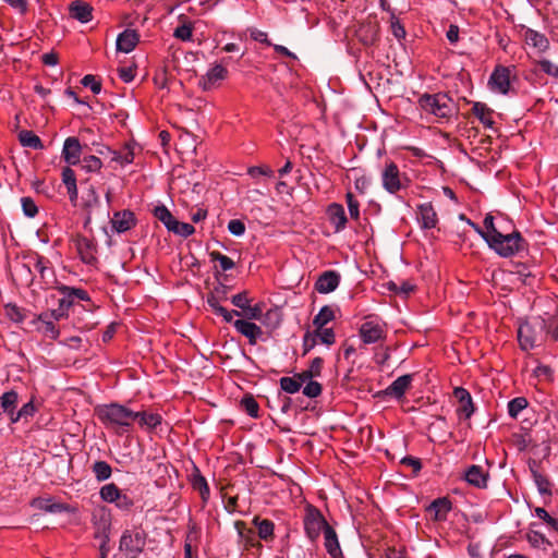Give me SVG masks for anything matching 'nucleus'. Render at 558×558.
Wrapping results in <instances>:
<instances>
[{"mask_svg": "<svg viewBox=\"0 0 558 558\" xmlns=\"http://www.w3.org/2000/svg\"><path fill=\"white\" fill-rule=\"evenodd\" d=\"M509 226L510 223L505 219L498 220L496 226L494 217L488 214L484 218L485 231H482L480 229H477V231L485 239V241L488 242V240L494 238V235L497 234L500 230H506V228Z\"/></svg>", "mask_w": 558, "mask_h": 558, "instance_id": "bb28decb", "label": "nucleus"}, {"mask_svg": "<svg viewBox=\"0 0 558 558\" xmlns=\"http://www.w3.org/2000/svg\"><path fill=\"white\" fill-rule=\"evenodd\" d=\"M326 214L330 223L335 226L336 231H340L345 227L347 217L342 205L337 203L330 204Z\"/></svg>", "mask_w": 558, "mask_h": 558, "instance_id": "c756f323", "label": "nucleus"}, {"mask_svg": "<svg viewBox=\"0 0 558 558\" xmlns=\"http://www.w3.org/2000/svg\"><path fill=\"white\" fill-rule=\"evenodd\" d=\"M421 109L437 119L448 120L456 111L453 100L445 93L423 94L418 98Z\"/></svg>", "mask_w": 558, "mask_h": 558, "instance_id": "f03ea898", "label": "nucleus"}, {"mask_svg": "<svg viewBox=\"0 0 558 558\" xmlns=\"http://www.w3.org/2000/svg\"><path fill=\"white\" fill-rule=\"evenodd\" d=\"M82 84L85 87H89L94 94H98L101 90L100 83L96 80V77L92 74L85 75L82 78Z\"/></svg>", "mask_w": 558, "mask_h": 558, "instance_id": "69168bd1", "label": "nucleus"}, {"mask_svg": "<svg viewBox=\"0 0 558 558\" xmlns=\"http://www.w3.org/2000/svg\"><path fill=\"white\" fill-rule=\"evenodd\" d=\"M547 333L553 340L558 341V316L554 317L549 324H546Z\"/></svg>", "mask_w": 558, "mask_h": 558, "instance_id": "774afa93", "label": "nucleus"}, {"mask_svg": "<svg viewBox=\"0 0 558 558\" xmlns=\"http://www.w3.org/2000/svg\"><path fill=\"white\" fill-rule=\"evenodd\" d=\"M169 231H171L178 235L186 238L194 233L195 228L187 222H180L175 219L174 223L172 225V227L170 228Z\"/></svg>", "mask_w": 558, "mask_h": 558, "instance_id": "603ef678", "label": "nucleus"}, {"mask_svg": "<svg viewBox=\"0 0 558 558\" xmlns=\"http://www.w3.org/2000/svg\"><path fill=\"white\" fill-rule=\"evenodd\" d=\"M504 231L505 230H500L487 242L497 254L502 257H509L524 248V240L520 232L513 230L511 232L504 233Z\"/></svg>", "mask_w": 558, "mask_h": 558, "instance_id": "39448f33", "label": "nucleus"}, {"mask_svg": "<svg viewBox=\"0 0 558 558\" xmlns=\"http://www.w3.org/2000/svg\"><path fill=\"white\" fill-rule=\"evenodd\" d=\"M453 396L459 402L457 408L458 416L465 420L470 418L474 413V405L470 392L462 387H458L453 390Z\"/></svg>", "mask_w": 558, "mask_h": 558, "instance_id": "dca6fc26", "label": "nucleus"}, {"mask_svg": "<svg viewBox=\"0 0 558 558\" xmlns=\"http://www.w3.org/2000/svg\"><path fill=\"white\" fill-rule=\"evenodd\" d=\"M218 292L219 290H216V293H211L210 295H208L207 304L217 315H220L222 313H226V308L220 305V299L217 295Z\"/></svg>", "mask_w": 558, "mask_h": 558, "instance_id": "e2e57ef3", "label": "nucleus"}, {"mask_svg": "<svg viewBox=\"0 0 558 558\" xmlns=\"http://www.w3.org/2000/svg\"><path fill=\"white\" fill-rule=\"evenodd\" d=\"M383 189L392 195L398 194L400 191L408 189L410 179L405 173H402L399 167L392 162H386L380 172Z\"/></svg>", "mask_w": 558, "mask_h": 558, "instance_id": "423d86ee", "label": "nucleus"}, {"mask_svg": "<svg viewBox=\"0 0 558 558\" xmlns=\"http://www.w3.org/2000/svg\"><path fill=\"white\" fill-rule=\"evenodd\" d=\"M120 494L121 490L114 483L106 484L99 490L100 498L106 502H114Z\"/></svg>", "mask_w": 558, "mask_h": 558, "instance_id": "c03bdc74", "label": "nucleus"}, {"mask_svg": "<svg viewBox=\"0 0 558 558\" xmlns=\"http://www.w3.org/2000/svg\"><path fill=\"white\" fill-rule=\"evenodd\" d=\"M192 486L194 489L198 490L202 498L206 500L209 496V487L206 478L199 473L198 470L195 471L192 475Z\"/></svg>", "mask_w": 558, "mask_h": 558, "instance_id": "37998d69", "label": "nucleus"}, {"mask_svg": "<svg viewBox=\"0 0 558 558\" xmlns=\"http://www.w3.org/2000/svg\"><path fill=\"white\" fill-rule=\"evenodd\" d=\"M60 292L61 293L70 294V298H72L73 301H74V299H78V300H82V301H88L89 300L88 293L85 290H83V289H76V288H71V287H68V286H63V287L60 288Z\"/></svg>", "mask_w": 558, "mask_h": 558, "instance_id": "4d7b16f0", "label": "nucleus"}, {"mask_svg": "<svg viewBox=\"0 0 558 558\" xmlns=\"http://www.w3.org/2000/svg\"><path fill=\"white\" fill-rule=\"evenodd\" d=\"M93 524L95 526V537L100 539L99 558H107L109 553V527H110V513L100 508L93 513Z\"/></svg>", "mask_w": 558, "mask_h": 558, "instance_id": "6e6552de", "label": "nucleus"}, {"mask_svg": "<svg viewBox=\"0 0 558 558\" xmlns=\"http://www.w3.org/2000/svg\"><path fill=\"white\" fill-rule=\"evenodd\" d=\"M412 383V375L407 374L398 377L386 389L385 395L401 399L405 391L410 388Z\"/></svg>", "mask_w": 558, "mask_h": 558, "instance_id": "5701e85b", "label": "nucleus"}, {"mask_svg": "<svg viewBox=\"0 0 558 558\" xmlns=\"http://www.w3.org/2000/svg\"><path fill=\"white\" fill-rule=\"evenodd\" d=\"M322 536L323 546L331 558H344L335 524L316 509V537Z\"/></svg>", "mask_w": 558, "mask_h": 558, "instance_id": "7ed1b4c3", "label": "nucleus"}, {"mask_svg": "<svg viewBox=\"0 0 558 558\" xmlns=\"http://www.w3.org/2000/svg\"><path fill=\"white\" fill-rule=\"evenodd\" d=\"M418 214L422 228L433 229L436 227L438 218L430 203L421 204L418 206Z\"/></svg>", "mask_w": 558, "mask_h": 558, "instance_id": "2f4dec72", "label": "nucleus"}, {"mask_svg": "<svg viewBox=\"0 0 558 558\" xmlns=\"http://www.w3.org/2000/svg\"><path fill=\"white\" fill-rule=\"evenodd\" d=\"M173 36L183 41L192 40L193 29L190 24H183L174 29Z\"/></svg>", "mask_w": 558, "mask_h": 558, "instance_id": "bf43d9fd", "label": "nucleus"}, {"mask_svg": "<svg viewBox=\"0 0 558 558\" xmlns=\"http://www.w3.org/2000/svg\"><path fill=\"white\" fill-rule=\"evenodd\" d=\"M341 282V274L337 270H324L316 276V292L328 294L337 290Z\"/></svg>", "mask_w": 558, "mask_h": 558, "instance_id": "f8f14e48", "label": "nucleus"}, {"mask_svg": "<svg viewBox=\"0 0 558 558\" xmlns=\"http://www.w3.org/2000/svg\"><path fill=\"white\" fill-rule=\"evenodd\" d=\"M22 209L25 216L33 218L38 213L37 205L31 197H23L21 199Z\"/></svg>", "mask_w": 558, "mask_h": 558, "instance_id": "052dcab7", "label": "nucleus"}, {"mask_svg": "<svg viewBox=\"0 0 558 558\" xmlns=\"http://www.w3.org/2000/svg\"><path fill=\"white\" fill-rule=\"evenodd\" d=\"M385 329L379 322L366 320L360 327V337L364 343H376L384 338Z\"/></svg>", "mask_w": 558, "mask_h": 558, "instance_id": "2eb2a0df", "label": "nucleus"}, {"mask_svg": "<svg viewBox=\"0 0 558 558\" xmlns=\"http://www.w3.org/2000/svg\"><path fill=\"white\" fill-rule=\"evenodd\" d=\"M154 215L158 220H160L165 225V227L168 230H170V228L174 223L175 218L172 216V214L165 205L155 207Z\"/></svg>", "mask_w": 558, "mask_h": 558, "instance_id": "49530a36", "label": "nucleus"}, {"mask_svg": "<svg viewBox=\"0 0 558 558\" xmlns=\"http://www.w3.org/2000/svg\"><path fill=\"white\" fill-rule=\"evenodd\" d=\"M472 112L485 128H492L494 125V111L486 104L480 101L474 102Z\"/></svg>", "mask_w": 558, "mask_h": 558, "instance_id": "72a5a7b5", "label": "nucleus"}, {"mask_svg": "<svg viewBox=\"0 0 558 558\" xmlns=\"http://www.w3.org/2000/svg\"><path fill=\"white\" fill-rule=\"evenodd\" d=\"M336 342V335L332 327L329 326H318L316 327V344H325L326 347H330Z\"/></svg>", "mask_w": 558, "mask_h": 558, "instance_id": "4c0bfd02", "label": "nucleus"}, {"mask_svg": "<svg viewBox=\"0 0 558 558\" xmlns=\"http://www.w3.org/2000/svg\"><path fill=\"white\" fill-rule=\"evenodd\" d=\"M359 36L363 44L373 45L377 39L376 26L373 24L361 26V28L359 29Z\"/></svg>", "mask_w": 558, "mask_h": 558, "instance_id": "a18cd8bd", "label": "nucleus"}, {"mask_svg": "<svg viewBox=\"0 0 558 558\" xmlns=\"http://www.w3.org/2000/svg\"><path fill=\"white\" fill-rule=\"evenodd\" d=\"M534 517L539 519L545 524L548 532H555L558 534V515H551L548 511L542 507L534 509Z\"/></svg>", "mask_w": 558, "mask_h": 558, "instance_id": "c9c22d12", "label": "nucleus"}, {"mask_svg": "<svg viewBox=\"0 0 558 558\" xmlns=\"http://www.w3.org/2000/svg\"><path fill=\"white\" fill-rule=\"evenodd\" d=\"M529 405L526 398L517 397L508 402V414L511 418H517L519 414Z\"/></svg>", "mask_w": 558, "mask_h": 558, "instance_id": "79ce46f5", "label": "nucleus"}, {"mask_svg": "<svg viewBox=\"0 0 558 558\" xmlns=\"http://www.w3.org/2000/svg\"><path fill=\"white\" fill-rule=\"evenodd\" d=\"M62 182L66 187V192L71 203L75 204L77 201L78 192L76 185V175L71 168L66 167L62 170Z\"/></svg>", "mask_w": 558, "mask_h": 558, "instance_id": "473e14b6", "label": "nucleus"}, {"mask_svg": "<svg viewBox=\"0 0 558 558\" xmlns=\"http://www.w3.org/2000/svg\"><path fill=\"white\" fill-rule=\"evenodd\" d=\"M78 165L83 170L86 172H97L101 169L102 162L101 160L96 156H85Z\"/></svg>", "mask_w": 558, "mask_h": 558, "instance_id": "8fccbe9b", "label": "nucleus"}, {"mask_svg": "<svg viewBox=\"0 0 558 558\" xmlns=\"http://www.w3.org/2000/svg\"><path fill=\"white\" fill-rule=\"evenodd\" d=\"M347 204L351 218L357 219L360 216V204L352 193H347Z\"/></svg>", "mask_w": 558, "mask_h": 558, "instance_id": "680f3d73", "label": "nucleus"}, {"mask_svg": "<svg viewBox=\"0 0 558 558\" xmlns=\"http://www.w3.org/2000/svg\"><path fill=\"white\" fill-rule=\"evenodd\" d=\"M138 40L140 37L136 31L125 29L117 38V50L129 53L136 47Z\"/></svg>", "mask_w": 558, "mask_h": 558, "instance_id": "a878e982", "label": "nucleus"}, {"mask_svg": "<svg viewBox=\"0 0 558 558\" xmlns=\"http://www.w3.org/2000/svg\"><path fill=\"white\" fill-rule=\"evenodd\" d=\"M529 466H530V471H531L533 481L537 487L538 493L541 495L550 496L553 490H551V483H550L549 478L538 471L535 461L530 463Z\"/></svg>", "mask_w": 558, "mask_h": 558, "instance_id": "cd10ccee", "label": "nucleus"}, {"mask_svg": "<svg viewBox=\"0 0 558 558\" xmlns=\"http://www.w3.org/2000/svg\"><path fill=\"white\" fill-rule=\"evenodd\" d=\"M93 472L99 482L106 481L111 476V466L106 461H96L93 465Z\"/></svg>", "mask_w": 558, "mask_h": 558, "instance_id": "09e8293b", "label": "nucleus"}, {"mask_svg": "<svg viewBox=\"0 0 558 558\" xmlns=\"http://www.w3.org/2000/svg\"><path fill=\"white\" fill-rule=\"evenodd\" d=\"M452 509V504L447 497L435 499L427 508L426 511L434 521L442 522L448 518Z\"/></svg>", "mask_w": 558, "mask_h": 558, "instance_id": "a211bd4d", "label": "nucleus"}, {"mask_svg": "<svg viewBox=\"0 0 558 558\" xmlns=\"http://www.w3.org/2000/svg\"><path fill=\"white\" fill-rule=\"evenodd\" d=\"M538 526L537 522L530 523L525 538L533 548L547 550L551 546V542L536 529Z\"/></svg>", "mask_w": 558, "mask_h": 558, "instance_id": "aec40b11", "label": "nucleus"}, {"mask_svg": "<svg viewBox=\"0 0 558 558\" xmlns=\"http://www.w3.org/2000/svg\"><path fill=\"white\" fill-rule=\"evenodd\" d=\"M254 523L257 525V533L259 538L264 541H268L272 537L274 534V523L269 520H262L258 521V519L254 520Z\"/></svg>", "mask_w": 558, "mask_h": 558, "instance_id": "de8ad7c7", "label": "nucleus"}, {"mask_svg": "<svg viewBox=\"0 0 558 558\" xmlns=\"http://www.w3.org/2000/svg\"><path fill=\"white\" fill-rule=\"evenodd\" d=\"M535 64L538 65L545 74L558 81V64H554L548 59L536 60Z\"/></svg>", "mask_w": 558, "mask_h": 558, "instance_id": "3c124183", "label": "nucleus"}, {"mask_svg": "<svg viewBox=\"0 0 558 558\" xmlns=\"http://www.w3.org/2000/svg\"><path fill=\"white\" fill-rule=\"evenodd\" d=\"M464 478L476 488H485L487 486L488 473L480 465H471L465 471Z\"/></svg>", "mask_w": 558, "mask_h": 558, "instance_id": "393cba45", "label": "nucleus"}, {"mask_svg": "<svg viewBox=\"0 0 558 558\" xmlns=\"http://www.w3.org/2000/svg\"><path fill=\"white\" fill-rule=\"evenodd\" d=\"M136 420L142 428L154 429L161 424L162 417L157 413L135 412Z\"/></svg>", "mask_w": 558, "mask_h": 558, "instance_id": "e433bc0d", "label": "nucleus"}, {"mask_svg": "<svg viewBox=\"0 0 558 558\" xmlns=\"http://www.w3.org/2000/svg\"><path fill=\"white\" fill-rule=\"evenodd\" d=\"M279 381L280 388L287 393H296L303 387V393L308 398H314V361L307 369L291 377H281Z\"/></svg>", "mask_w": 558, "mask_h": 558, "instance_id": "20e7f679", "label": "nucleus"}, {"mask_svg": "<svg viewBox=\"0 0 558 558\" xmlns=\"http://www.w3.org/2000/svg\"><path fill=\"white\" fill-rule=\"evenodd\" d=\"M546 329L545 320L523 322L518 328V341L521 350L530 351L541 341L542 331Z\"/></svg>", "mask_w": 558, "mask_h": 558, "instance_id": "0eeeda50", "label": "nucleus"}, {"mask_svg": "<svg viewBox=\"0 0 558 558\" xmlns=\"http://www.w3.org/2000/svg\"><path fill=\"white\" fill-rule=\"evenodd\" d=\"M145 546V535L137 530H125L120 538L119 548L126 558H137Z\"/></svg>", "mask_w": 558, "mask_h": 558, "instance_id": "1a4fd4ad", "label": "nucleus"}, {"mask_svg": "<svg viewBox=\"0 0 558 558\" xmlns=\"http://www.w3.org/2000/svg\"><path fill=\"white\" fill-rule=\"evenodd\" d=\"M74 245L83 263L93 265L97 262V244L94 240L77 235Z\"/></svg>", "mask_w": 558, "mask_h": 558, "instance_id": "ddd939ff", "label": "nucleus"}, {"mask_svg": "<svg viewBox=\"0 0 558 558\" xmlns=\"http://www.w3.org/2000/svg\"><path fill=\"white\" fill-rule=\"evenodd\" d=\"M231 302L234 306L245 310L250 306V299L246 292H241L232 296Z\"/></svg>", "mask_w": 558, "mask_h": 558, "instance_id": "338daca9", "label": "nucleus"}, {"mask_svg": "<svg viewBox=\"0 0 558 558\" xmlns=\"http://www.w3.org/2000/svg\"><path fill=\"white\" fill-rule=\"evenodd\" d=\"M513 71L509 66L497 65L488 80V87L492 92L508 95L511 88V76Z\"/></svg>", "mask_w": 558, "mask_h": 558, "instance_id": "9d476101", "label": "nucleus"}, {"mask_svg": "<svg viewBox=\"0 0 558 558\" xmlns=\"http://www.w3.org/2000/svg\"><path fill=\"white\" fill-rule=\"evenodd\" d=\"M228 70L222 64H214L208 71L199 78L198 85L203 90H211L217 87L220 82L226 80Z\"/></svg>", "mask_w": 558, "mask_h": 558, "instance_id": "9b49d317", "label": "nucleus"}, {"mask_svg": "<svg viewBox=\"0 0 558 558\" xmlns=\"http://www.w3.org/2000/svg\"><path fill=\"white\" fill-rule=\"evenodd\" d=\"M110 222L112 229L116 232L123 233L131 230L135 226L136 219L131 210L125 209L113 213Z\"/></svg>", "mask_w": 558, "mask_h": 558, "instance_id": "f3484780", "label": "nucleus"}, {"mask_svg": "<svg viewBox=\"0 0 558 558\" xmlns=\"http://www.w3.org/2000/svg\"><path fill=\"white\" fill-rule=\"evenodd\" d=\"M228 231L235 236H241L245 232V225L240 219H232L228 222Z\"/></svg>", "mask_w": 558, "mask_h": 558, "instance_id": "0e129e2a", "label": "nucleus"}, {"mask_svg": "<svg viewBox=\"0 0 558 558\" xmlns=\"http://www.w3.org/2000/svg\"><path fill=\"white\" fill-rule=\"evenodd\" d=\"M19 401V395L16 391L11 390L4 392L0 397V414H7L12 422V417L15 415V408Z\"/></svg>", "mask_w": 558, "mask_h": 558, "instance_id": "c85d7f7f", "label": "nucleus"}, {"mask_svg": "<svg viewBox=\"0 0 558 558\" xmlns=\"http://www.w3.org/2000/svg\"><path fill=\"white\" fill-rule=\"evenodd\" d=\"M31 506L48 513L72 512V508L56 500L53 497H37L31 501Z\"/></svg>", "mask_w": 558, "mask_h": 558, "instance_id": "4468645a", "label": "nucleus"}, {"mask_svg": "<svg viewBox=\"0 0 558 558\" xmlns=\"http://www.w3.org/2000/svg\"><path fill=\"white\" fill-rule=\"evenodd\" d=\"M523 38L525 44L535 49L538 53L546 52L550 45L548 38L544 34L532 28H526L524 31Z\"/></svg>", "mask_w": 558, "mask_h": 558, "instance_id": "6ab92c4d", "label": "nucleus"}, {"mask_svg": "<svg viewBox=\"0 0 558 558\" xmlns=\"http://www.w3.org/2000/svg\"><path fill=\"white\" fill-rule=\"evenodd\" d=\"M69 13L72 19L81 23H88L93 19V8L82 0L72 1L69 5Z\"/></svg>", "mask_w": 558, "mask_h": 558, "instance_id": "4be33fe9", "label": "nucleus"}, {"mask_svg": "<svg viewBox=\"0 0 558 558\" xmlns=\"http://www.w3.org/2000/svg\"><path fill=\"white\" fill-rule=\"evenodd\" d=\"M112 160L121 166L129 165L134 160V154L129 148H125L122 151H112Z\"/></svg>", "mask_w": 558, "mask_h": 558, "instance_id": "6e6d98bb", "label": "nucleus"}, {"mask_svg": "<svg viewBox=\"0 0 558 558\" xmlns=\"http://www.w3.org/2000/svg\"><path fill=\"white\" fill-rule=\"evenodd\" d=\"M235 529L238 531L239 537L245 547L255 546L256 536L255 531L252 529H246L243 522H235Z\"/></svg>", "mask_w": 558, "mask_h": 558, "instance_id": "ea45409f", "label": "nucleus"}, {"mask_svg": "<svg viewBox=\"0 0 558 558\" xmlns=\"http://www.w3.org/2000/svg\"><path fill=\"white\" fill-rule=\"evenodd\" d=\"M4 314L11 322L16 324H21L26 318L24 308L17 306L15 303L5 304Z\"/></svg>", "mask_w": 558, "mask_h": 558, "instance_id": "a19ab883", "label": "nucleus"}, {"mask_svg": "<svg viewBox=\"0 0 558 558\" xmlns=\"http://www.w3.org/2000/svg\"><path fill=\"white\" fill-rule=\"evenodd\" d=\"M82 146L76 137H68L64 141L62 156L66 163L78 165L81 161Z\"/></svg>", "mask_w": 558, "mask_h": 558, "instance_id": "412c9836", "label": "nucleus"}, {"mask_svg": "<svg viewBox=\"0 0 558 558\" xmlns=\"http://www.w3.org/2000/svg\"><path fill=\"white\" fill-rule=\"evenodd\" d=\"M338 314H340V308L338 305H324L316 314V327L318 328V326H328L329 323L336 319Z\"/></svg>", "mask_w": 558, "mask_h": 558, "instance_id": "f704fd0d", "label": "nucleus"}, {"mask_svg": "<svg viewBox=\"0 0 558 558\" xmlns=\"http://www.w3.org/2000/svg\"><path fill=\"white\" fill-rule=\"evenodd\" d=\"M19 140H20L21 145L24 147H29L33 149H41L43 148L41 140L39 138V136H37L32 131H26V130L21 131L19 134Z\"/></svg>", "mask_w": 558, "mask_h": 558, "instance_id": "58836bf2", "label": "nucleus"}, {"mask_svg": "<svg viewBox=\"0 0 558 558\" xmlns=\"http://www.w3.org/2000/svg\"><path fill=\"white\" fill-rule=\"evenodd\" d=\"M241 405L243 408V410L252 417H257L258 416V410H259V407H258V403L256 402V400L253 398V397H245L242 399L241 401Z\"/></svg>", "mask_w": 558, "mask_h": 558, "instance_id": "5fc2aeb1", "label": "nucleus"}, {"mask_svg": "<svg viewBox=\"0 0 558 558\" xmlns=\"http://www.w3.org/2000/svg\"><path fill=\"white\" fill-rule=\"evenodd\" d=\"M95 413L107 428H112L117 433L126 432L137 416L135 412L119 403L98 405Z\"/></svg>", "mask_w": 558, "mask_h": 558, "instance_id": "f257e3e1", "label": "nucleus"}, {"mask_svg": "<svg viewBox=\"0 0 558 558\" xmlns=\"http://www.w3.org/2000/svg\"><path fill=\"white\" fill-rule=\"evenodd\" d=\"M234 327L236 331H239L241 335L246 337L251 344H255L257 339L262 336L263 331L259 326L256 324L244 320V319H238L234 322Z\"/></svg>", "mask_w": 558, "mask_h": 558, "instance_id": "b1692460", "label": "nucleus"}, {"mask_svg": "<svg viewBox=\"0 0 558 558\" xmlns=\"http://www.w3.org/2000/svg\"><path fill=\"white\" fill-rule=\"evenodd\" d=\"M35 413V407L32 402L25 403L19 411L15 412L14 417H12V423H16L22 418H27L33 416Z\"/></svg>", "mask_w": 558, "mask_h": 558, "instance_id": "13d9d810", "label": "nucleus"}, {"mask_svg": "<svg viewBox=\"0 0 558 558\" xmlns=\"http://www.w3.org/2000/svg\"><path fill=\"white\" fill-rule=\"evenodd\" d=\"M211 260H216L219 263L220 268L223 271L230 270L234 267V262L227 255L221 254L220 252H211L210 253Z\"/></svg>", "mask_w": 558, "mask_h": 558, "instance_id": "864d4df0", "label": "nucleus"}, {"mask_svg": "<svg viewBox=\"0 0 558 558\" xmlns=\"http://www.w3.org/2000/svg\"><path fill=\"white\" fill-rule=\"evenodd\" d=\"M41 323V326L38 327V331H40L45 337L56 340L60 331L54 325L53 320L48 318L47 313L39 314L34 320L33 324Z\"/></svg>", "mask_w": 558, "mask_h": 558, "instance_id": "7c9ffc66", "label": "nucleus"}]
</instances>
